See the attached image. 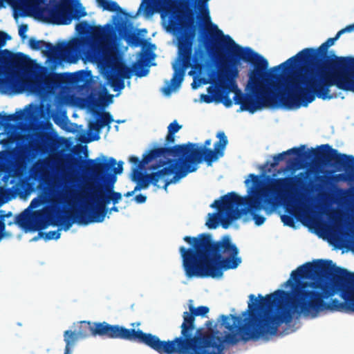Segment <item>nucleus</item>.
Returning a JSON list of instances; mask_svg holds the SVG:
<instances>
[{
  "mask_svg": "<svg viewBox=\"0 0 354 354\" xmlns=\"http://www.w3.org/2000/svg\"><path fill=\"white\" fill-rule=\"evenodd\" d=\"M287 295L286 291L283 290H277L265 297L259 295V300L254 295H250L249 317L245 318V324H241V318L239 316H221L222 325L228 330L223 336L204 333L202 328L195 330V317L205 316L209 309L204 306L197 308L190 306L189 311L183 313L179 337L165 341L156 336L158 353L225 354V343L234 345L241 339L247 342L274 335L282 323L291 322L290 310L281 306Z\"/></svg>",
  "mask_w": 354,
  "mask_h": 354,
  "instance_id": "1",
  "label": "nucleus"
},
{
  "mask_svg": "<svg viewBox=\"0 0 354 354\" xmlns=\"http://www.w3.org/2000/svg\"><path fill=\"white\" fill-rule=\"evenodd\" d=\"M285 285L292 286V293L286 292L281 306L289 310L284 304L288 297L295 312L313 317L324 310L354 313V273L331 260L306 263L291 272Z\"/></svg>",
  "mask_w": 354,
  "mask_h": 354,
  "instance_id": "2",
  "label": "nucleus"
},
{
  "mask_svg": "<svg viewBox=\"0 0 354 354\" xmlns=\"http://www.w3.org/2000/svg\"><path fill=\"white\" fill-rule=\"evenodd\" d=\"M201 46H203L207 51H214L220 55L225 51L230 57L231 68H236L240 61L249 62L254 65L250 72L249 83L252 93L243 94L238 88L234 91V102L240 104V111H247L254 113L257 110L265 107L299 108L304 106L303 100L295 88L288 85L286 80L287 93H276L270 89L264 84L268 79L273 80L270 86L276 88L281 79L283 70H273V67L268 71V62L261 55L255 53L249 47H242L236 44L230 36L225 35L218 26L209 21L206 31H201L198 37Z\"/></svg>",
  "mask_w": 354,
  "mask_h": 354,
  "instance_id": "3",
  "label": "nucleus"
},
{
  "mask_svg": "<svg viewBox=\"0 0 354 354\" xmlns=\"http://www.w3.org/2000/svg\"><path fill=\"white\" fill-rule=\"evenodd\" d=\"M354 30V24L340 30L334 37L328 38L317 48H306L288 59L273 70L289 69L301 65L288 77V85L295 89L303 100L304 106L313 102L315 97L330 100L337 97V93H330L333 86L340 88L353 71L351 65L354 57H338L333 53L328 54V49L334 45L339 37Z\"/></svg>",
  "mask_w": 354,
  "mask_h": 354,
  "instance_id": "4",
  "label": "nucleus"
},
{
  "mask_svg": "<svg viewBox=\"0 0 354 354\" xmlns=\"http://www.w3.org/2000/svg\"><path fill=\"white\" fill-rule=\"evenodd\" d=\"M183 240L191 246L179 248L187 278H219L224 270L235 269L241 263L239 250L229 235L214 241L212 234L202 233L197 236H185Z\"/></svg>",
  "mask_w": 354,
  "mask_h": 354,
  "instance_id": "5",
  "label": "nucleus"
},
{
  "mask_svg": "<svg viewBox=\"0 0 354 354\" xmlns=\"http://www.w3.org/2000/svg\"><path fill=\"white\" fill-rule=\"evenodd\" d=\"M297 177L272 178L266 186H261V181L259 176L250 174L245 180L246 185L252 182V186L248 189V195L241 196L232 192L216 200L211 205L217 209L221 216V225L227 229L230 223L243 215L250 214L254 223L262 225L266 218L256 212L264 209L271 212L274 205V200L286 194L293 187Z\"/></svg>",
  "mask_w": 354,
  "mask_h": 354,
  "instance_id": "6",
  "label": "nucleus"
},
{
  "mask_svg": "<svg viewBox=\"0 0 354 354\" xmlns=\"http://www.w3.org/2000/svg\"><path fill=\"white\" fill-rule=\"evenodd\" d=\"M116 164L117 162L113 158H111L109 162H102L100 158L85 160L84 169L86 172L91 174L97 180L104 181L109 178L110 181L105 186H95L92 183H88L82 192H77L71 187L66 186L59 193L57 201L60 204L71 205L77 202H85L90 205H95L102 201V196L111 195L115 192L113 185L116 177L108 172Z\"/></svg>",
  "mask_w": 354,
  "mask_h": 354,
  "instance_id": "7",
  "label": "nucleus"
},
{
  "mask_svg": "<svg viewBox=\"0 0 354 354\" xmlns=\"http://www.w3.org/2000/svg\"><path fill=\"white\" fill-rule=\"evenodd\" d=\"M305 147V145H301L299 147H293L274 156L270 167H276L280 161L285 159L286 156L295 154L300 160L313 158L316 162L334 168L337 171L344 169L345 173L335 174L330 177L333 183L354 180L353 156L339 153L337 149L332 148L328 144L322 145L316 149L312 148L310 151H304Z\"/></svg>",
  "mask_w": 354,
  "mask_h": 354,
  "instance_id": "8",
  "label": "nucleus"
},
{
  "mask_svg": "<svg viewBox=\"0 0 354 354\" xmlns=\"http://www.w3.org/2000/svg\"><path fill=\"white\" fill-rule=\"evenodd\" d=\"M216 138L218 140L215 142L214 149L198 148V144L192 142L176 145L181 167L175 176L165 181L163 189L167 190L170 184L176 183L188 174L196 171L198 165L203 161H205L208 165H210L220 157L223 156L225 149L228 144L227 138L223 131L218 132Z\"/></svg>",
  "mask_w": 354,
  "mask_h": 354,
  "instance_id": "9",
  "label": "nucleus"
},
{
  "mask_svg": "<svg viewBox=\"0 0 354 354\" xmlns=\"http://www.w3.org/2000/svg\"><path fill=\"white\" fill-rule=\"evenodd\" d=\"M19 15L28 16L37 12L44 21L56 25H68L73 19H80L86 12L78 0H60L53 6H48V0H17Z\"/></svg>",
  "mask_w": 354,
  "mask_h": 354,
  "instance_id": "10",
  "label": "nucleus"
},
{
  "mask_svg": "<svg viewBox=\"0 0 354 354\" xmlns=\"http://www.w3.org/2000/svg\"><path fill=\"white\" fill-rule=\"evenodd\" d=\"M143 11L147 17L155 13H160L162 21L169 32L180 29L189 30L194 34L196 30V21L194 14L186 15L180 10L176 0H142L138 12Z\"/></svg>",
  "mask_w": 354,
  "mask_h": 354,
  "instance_id": "11",
  "label": "nucleus"
},
{
  "mask_svg": "<svg viewBox=\"0 0 354 354\" xmlns=\"http://www.w3.org/2000/svg\"><path fill=\"white\" fill-rule=\"evenodd\" d=\"M10 36L0 31V48L3 47ZM28 57L22 53H12L8 49H0V91L7 93L11 90L21 93L19 83L21 78L18 71L24 70L27 65Z\"/></svg>",
  "mask_w": 354,
  "mask_h": 354,
  "instance_id": "12",
  "label": "nucleus"
},
{
  "mask_svg": "<svg viewBox=\"0 0 354 354\" xmlns=\"http://www.w3.org/2000/svg\"><path fill=\"white\" fill-rule=\"evenodd\" d=\"M93 337L120 339L145 344L158 353L156 335L134 328H127L119 325H111L106 322H94Z\"/></svg>",
  "mask_w": 354,
  "mask_h": 354,
  "instance_id": "13",
  "label": "nucleus"
},
{
  "mask_svg": "<svg viewBox=\"0 0 354 354\" xmlns=\"http://www.w3.org/2000/svg\"><path fill=\"white\" fill-rule=\"evenodd\" d=\"M182 62V66H174V74L170 82H167L166 86L162 88V92L169 95L176 88H178L184 78L185 70L189 67H192L196 71H201L204 68V61L205 57V52L201 49L195 50L194 56H192V48L189 49L179 54Z\"/></svg>",
  "mask_w": 354,
  "mask_h": 354,
  "instance_id": "14",
  "label": "nucleus"
},
{
  "mask_svg": "<svg viewBox=\"0 0 354 354\" xmlns=\"http://www.w3.org/2000/svg\"><path fill=\"white\" fill-rule=\"evenodd\" d=\"M238 75L236 68H232L229 66H225L219 70L217 73V78L220 83L219 87L209 86L207 92L209 95H201V99L206 103H211L213 101L223 103L226 107L232 106V101L229 97V93L232 91L229 83Z\"/></svg>",
  "mask_w": 354,
  "mask_h": 354,
  "instance_id": "15",
  "label": "nucleus"
},
{
  "mask_svg": "<svg viewBox=\"0 0 354 354\" xmlns=\"http://www.w3.org/2000/svg\"><path fill=\"white\" fill-rule=\"evenodd\" d=\"M166 165H167V166L164 167L162 169H159L156 172H152L149 174H144L138 181L136 182L137 183V185L135 187V191L147 188L150 183L156 186L159 180L165 178L166 176L174 174V176H175L181 167L179 158H177L176 159H160L159 160L158 163L153 165L151 168L153 169H156Z\"/></svg>",
  "mask_w": 354,
  "mask_h": 354,
  "instance_id": "16",
  "label": "nucleus"
},
{
  "mask_svg": "<svg viewBox=\"0 0 354 354\" xmlns=\"http://www.w3.org/2000/svg\"><path fill=\"white\" fill-rule=\"evenodd\" d=\"M102 201L95 205L89 204V214L87 215L86 211H81L78 215V222L86 225L91 223H101L104 220L107 214V205L113 202L114 205L117 204L122 199V194L120 192H113L111 195L102 196Z\"/></svg>",
  "mask_w": 354,
  "mask_h": 354,
  "instance_id": "17",
  "label": "nucleus"
},
{
  "mask_svg": "<svg viewBox=\"0 0 354 354\" xmlns=\"http://www.w3.org/2000/svg\"><path fill=\"white\" fill-rule=\"evenodd\" d=\"M110 71L106 75V79L115 91L124 88V80L129 79L133 71L125 65L120 59L115 58L109 64Z\"/></svg>",
  "mask_w": 354,
  "mask_h": 354,
  "instance_id": "18",
  "label": "nucleus"
},
{
  "mask_svg": "<svg viewBox=\"0 0 354 354\" xmlns=\"http://www.w3.org/2000/svg\"><path fill=\"white\" fill-rule=\"evenodd\" d=\"M172 156L178 158L176 145L172 147H158L152 149L142 156V160L134 156L129 158V162L136 165L135 167L142 168L145 165L149 164L153 160L158 158L159 160L170 159L169 157Z\"/></svg>",
  "mask_w": 354,
  "mask_h": 354,
  "instance_id": "19",
  "label": "nucleus"
},
{
  "mask_svg": "<svg viewBox=\"0 0 354 354\" xmlns=\"http://www.w3.org/2000/svg\"><path fill=\"white\" fill-rule=\"evenodd\" d=\"M85 203V207L80 210H77L75 212L73 211L70 213H68L66 215H62L59 212L57 214L49 212L47 215V218L50 224H52L53 225H63V229L65 231H67L71 227V226L75 222L77 223L78 224H80L77 221V215L81 211L85 210L86 211L87 215L89 214V204L86 203ZM82 224L84 225L83 223Z\"/></svg>",
  "mask_w": 354,
  "mask_h": 354,
  "instance_id": "20",
  "label": "nucleus"
},
{
  "mask_svg": "<svg viewBox=\"0 0 354 354\" xmlns=\"http://www.w3.org/2000/svg\"><path fill=\"white\" fill-rule=\"evenodd\" d=\"M64 82V74L56 73H47L40 75L37 80L30 83V88L33 91H39L42 86L48 88L58 86Z\"/></svg>",
  "mask_w": 354,
  "mask_h": 354,
  "instance_id": "21",
  "label": "nucleus"
},
{
  "mask_svg": "<svg viewBox=\"0 0 354 354\" xmlns=\"http://www.w3.org/2000/svg\"><path fill=\"white\" fill-rule=\"evenodd\" d=\"M100 118L96 121L90 122L88 124V131L90 133L95 132V134L92 136L90 134V140H98L100 139V132L101 129L105 126H109L113 122V118L109 112H102L100 113Z\"/></svg>",
  "mask_w": 354,
  "mask_h": 354,
  "instance_id": "22",
  "label": "nucleus"
},
{
  "mask_svg": "<svg viewBox=\"0 0 354 354\" xmlns=\"http://www.w3.org/2000/svg\"><path fill=\"white\" fill-rule=\"evenodd\" d=\"M113 30V28L109 24H107L104 27L93 26L88 37L93 44H102L106 40L108 35L112 32Z\"/></svg>",
  "mask_w": 354,
  "mask_h": 354,
  "instance_id": "23",
  "label": "nucleus"
},
{
  "mask_svg": "<svg viewBox=\"0 0 354 354\" xmlns=\"http://www.w3.org/2000/svg\"><path fill=\"white\" fill-rule=\"evenodd\" d=\"M120 35L131 46H145L147 41L140 38L138 34L132 32L131 28H128L123 23L118 26Z\"/></svg>",
  "mask_w": 354,
  "mask_h": 354,
  "instance_id": "24",
  "label": "nucleus"
},
{
  "mask_svg": "<svg viewBox=\"0 0 354 354\" xmlns=\"http://www.w3.org/2000/svg\"><path fill=\"white\" fill-rule=\"evenodd\" d=\"M84 45V39L78 37L73 38L66 44L63 43L62 48L64 58H66L68 60L74 58Z\"/></svg>",
  "mask_w": 354,
  "mask_h": 354,
  "instance_id": "25",
  "label": "nucleus"
},
{
  "mask_svg": "<svg viewBox=\"0 0 354 354\" xmlns=\"http://www.w3.org/2000/svg\"><path fill=\"white\" fill-rule=\"evenodd\" d=\"M64 342L66 343L64 354H71L72 348L74 346L76 342L80 339V337L77 332L72 331L71 330L64 331Z\"/></svg>",
  "mask_w": 354,
  "mask_h": 354,
  "instance_id": "26",
  "label": "nucleus"
},
{
  "mask_svg": "<svg viewBox=\"0 0 354 354\" xmlns=\"http://www.w3.org/2000/svg\"><path fill=\"white\" fill-rule=\"evenodd\" d=\"M94 322L88 321H82L79 322V326L77 333L80 339H84L90 336H93Z\"/></svg>",
  "mask_w": 354,
  "mask_h": 354,
  "instance_id": "27",
  "label": "nucleus"
},
{
  "mask_svg": "<svg viewBox=\"0 0 354 354\" xmlns=\"http://www.w3.org/2000/svg\"><path fill=\"white\" fill-rule=\"evenodd\" d=\"M42 53L49 59L56 58L59 55L64 58L62 44L53 46L51 43L46 42Z\"/></svg>",
  "mask_w": 354,
  "mask_h": 354,
  "instance_id": "28",
  "label": "nucleus"
},
{
  "mask_svg": "<svg viewBox=\"0 0 354 354\" xmlns=\"http://www.w3.org/2000/svg\"><path fill=\"white\" fill-rule=\"evenodd\" d=\"M24 112L22 111H17L15 113L9 115H1L0 113V127L5 128L9 126L8 122L10 121L17 122L22 119Z\"/></svg>",
  "mask_w": 354,
  "mask_h": 354,
  "instance_id": "29",
  "label": "nucleus"
},
{
  "mask_svg": "<svg viewBox=\"0 0 354 354\" xmlns=\"http://www.w3.org/2000/svg\"><path fill=\"white\" fill-rule=\"evenodd\" d=\"M98 6L104 10L110 12H118L125 14L118 4L111 0H96Z\"/></svg>",
  "mask_w": 354,
  "mask_h": 354,
  "instance_id": "30",
  "label": "nucleus"
},
{
  "mask_svg": "<svg viewBox=\"0 0 354 354\" xmlns=\"http://www.w3.org/2000/svg\"><path fill=\"white\" fill-rule=\"evenodd\" d=\"M10 167L6 162V156L3 151L0 152V172H4L2 181L7 185L10 178Z\"/></svg>",
  "mask_w": 354,
  "mask_h": 354,
  "instance_id": "31",
  "label": "nucleus"
},
{
  "mask_svg": "<svg viewBox=\"0 0 354 354\" xmlns=\"http://www.w3.org/2000/svg\"><path fill=\"white\" fill-rule=\"evenodd\" d=\"M353 70L344 83L340 84L341 89L344 91H351L354 93V63L351 65Z\"/></svg>",
  "mask_w": 354,
  "mask_h": 354,
  "instance_id": "32",
  "label": "nucleus"
},
{
  "mask_svg": "<svg viewBox=\"0 0 354 354\" xmlns=\"http://www.w3.org/2000/svg\"><path fill=\"white\" fill-rule=\"evenodd\" d=\"M92 26L87 21H83L76 25L75 29L80 35L88 37Z\"/></svg>",
  "mask_w": 354,
  "mask_h": 354,
  "instance_id": "33",
  "label": "nucleus"
},
{
  "mask_svg": "<svg viewBox=\"0 0 354 354\" xmlns=\"http://www.w3.org/2000/svg\"><path fill=\"white\" fill-rule=\"evenodd\" d=\"M218 214H209L208 219L206 222V225L209 229H215L218 227L219 222L221 223V216L220 212L218 210Z\"/></svg>",
  "mask_w": 354,
  "mask_h": 354,
  "instance_id": "34",
  "label": "nucleus"
},
{
  "mask_svg": "<svg viewBox=\"0 0 354 354\" xmlns=\"http://www.w3.org/2000/svg\"><path fill=\"white\" fill-rule=\"evenodd\" d=\"M113 102V95L106 92L99 95L98 100L95 103L97 106H104Z\"/></svg>",
  "mask_w": 354,
  "mask_h": 354,
  "instance_id": "35",
  "label": "nucleus"
},
{
  "mask_svg": "<svg viewBox=\"0 0 354 354\" xmlns=\"http://www.w3.org/2000/svg\"><path fill=\"white\" fill-rule=\"evenodd\" d=\"M46 41L44 40H37L35 38H30L29 39V46L30 47L35 50H44L45 48Z\"/></svg>",
  "mask_w": 354,
  "mask_h": 354,
  "instance_id": "36",
  "label": "nucleus"
},
{
  "mask_svg": "<svg viewBox=\"0 0 354 354\" xmlns=\"http://www.w3.org/2000/svg\"><path fill=\"white\" fill-rule=\"evenodd\" d=\"M135 75L138 77H144L147 75L149 70L146 68L142 64H135L133 65Z\"/></svg>",
  "mask_w": 354,
  "mask_h": 354,
  "instance_id": "37",
  "label": "nucleus"
},
{
  "mask_svg": "<svg viewBox=\"0 0 354 354\" xmlns=\"http://www.w3.org/2000/svg\"><path fill=\"white\" fill-rule=\"evenodd\" d=\"M39 234L41 236H43L44 235L45 236L44 239L46 240L58 239H59L60 235H61V234L59 232V230L50 231V232H46V233H44V232H40L39 233Z\"/></svg>",
  "mask_w": 354,
  "mask_h": 354,
  "instance_id": "38",
  "label": "nucleus"
},
{
  "mask_svg": "<svg viewBox=\"0 0 354 354\" xmlns=\"http://www.w3.org/2000/svg\"><path fill=\"white\" fill-rule=\"evenodd\" d=\"M192 48V42L188 39H185L179 42L178 53L179 54Z\"/></svg>",
  "mask_w": 354,
  "mask_h": 354,
  "instance_id": "39",
  "label": "nucleus"
},
{
  "mask_svg": "<svg viewBox=\"0 0 354 354\" xmlns=\"http://www.w3.org/2000/svg\"><path fill=\"white\" fill-rule=\"evenodd\" d=\"M281 219L285 225L290 227L295 226V218L292 216L283 214L281 216Z\"/></svg>",
  "mask_w": 354,
  "mask_h": 354,
  "instance_id": "40",
  "label": "nucleus"
},
{
  "mask_svg": "<svg viewBox=\"0 0 354 354\" xmlns=\"http://www.w3.org/2000/svg\"><path fill=\"white\" fill-rule=\"evenodd\" d=\"M142 168L133 167L131 173V180L133 182L138 181L144 174L140 171Z\"/></svg>",
  "mask_w": 354,
  "mask_h": 354,
  "instance_id": "41",
  "label": "nucleus"
},
{
  "mask_svg": "<svg viewBox=\"0 0 354 354\" xmlns=\"http://www.w3.org/2000/svg\"><path fill=\"white\" fill-rule=\"evenodd\" d=\"M182 128V125L179 124L176 120L173 121L167 127L168 131L172 133H177Z\"/></svg>",
  "mask_w": 354,
  "mask_h": 354,
  "instance_id": "42",
  "label": "nucleus"
},
{
  "mask_svg": "<svg viewBox=\"0 0 354 354\" xmlns=\"http://www.w3.org/2000/svg\"><path fill=\"white\" fill-rule=\"evenodd\" d=\"M187 5L194 6L195 7L201 6H207V2L209 0H184Z\"/></svg>",
  "mask_w": 354,
  "mask_h": 354,
  "instance_id": "43",
  "label": "nucleus"
},
{
  "mask_svg": "<svg viewBox=\"0 0 354 354\" xmlns=\"http://www.w3.org/2000/svg\"><path fill=\"white\" fill-rule=\"evenodd\" d=\"M27 222V217L25 214H21L16 216L15 223L20 227H24Z\"/></svg>",
  "mask_w": 354,
  "mask_h": 354,
  "instance_id": "44",
  "label": "nucleus"
},
{
  "mask_svg": "<svg viewBox=\"0 0 354 354\" xmlns=\"http://www.w3.org/2000/svg\"><path fill=\"white\" fill-rule=\"evenodd\" d=\"M175 142V133H172L171 132L167 131V135L166 136L165 140V147H168V145H170L171 144H174Z\"/></svg>",
  "mask_w": 354,
  "mask_h": 354,
  "instance_id": "45",
  "label": "nucleus"
},
{
  "mask_svg": "<svg viewBox=\"0 0 354 354\" xmlns=\"http://www.w3.org/2000/svg\"><path fill=\"white\" fill-rule=\"evenodd\" d=\"M28 26L27 24H21L19 27V35L21 39H25L26 37V32L28 31Z\"/></svg>",
  "mask_w": 354,
  "mask_h": 354,
  "instance_id": "46",
  "label": "nucleus"
},
{
  "mask_svg": "<svg viewBox=\"0 0 354 354\" xmlns=\"http://www.w3.org/2000/svg\"><path fill=\"white\" fill-rule=\"evenodd\" d=\"M6 224L3 221V216L0 218V241L5 236Z\"/></svg>",
  "mask_w": 354,
  "mask_h": 354,
  "instance_id": "47",
  "label": "nucleus"
},
{
  "mask_svg": "<svg viewBox=\"0 0 354 354\" xmlns=\"http://www.w3.org/2000/svg\"><path fill=\"white\" fill-rule=\"evenodd\" d=\"M134 199L137 203L141 204L146 202L147 196L142 194H138L136 196Z\"/></svg>",
  "mask_w": 354,
  "mask_h": 354,
  "instance_id": "48",
  "label": "nucleus"
},
{
  "mask_svg": "<svg viewBox=\"0 0 354 354\" xmlns=\"http://www.w3.org/2000/svg\"><path fill=\"white\" fill-rule=\"evenodd\" d=\"M122 165H123V162L122 161H120L118 163V167H115V166L113 167V172L115 174H120L122 171H123V167H122Z\"/></svg>",
  "mask_w": 354,
  "mask_h": 354,
  "instance_id": "49",
  "label": "nucleus"
},
{
  "mask_svg": "<svg viewBox=\"0 0 354 354\" xmlns=\"http://www.w3.org/2000/svg\"><path fill=\"white\" fill-rule=\"evenodd\" d=\"M205 326L209 330H211V333H208V334H214V335L217 336L216 334V333H218V332H216L214 333L213 330H212V326H213V322L212 321H207L205 324ZM207 333V332H206Z\"/></svg>",
  "mask_w": 354,
  "mask_h": 354,
  "instance_id": "50",
  "label": "nucleus"
},
{
  "mask_svg": "<svg viewBox=\"0 0 354 354\" xmlns=\"http://www.w3.org/2000/svg\"><path fill=\"white\" fill-rule=\"evenodd\" d=\"M48 225H49V223L48 222H46V221H39L37 224V229L38 230L46 229L48 227Z\"/></svg>",
  "mask_w": 354,
  "mask_h": 354,
  "instance_id": "51",
  "label": "nucleus"
},
{
  "mask_svg": "<svg viewBox=\"0 0 354 354\" xmlns=\"http://www.w3.org/2000/svg\"><path fill=\"white\" fill-rule=\"evenodd\" d=\"M212 140L210 139H207L205 141L203 146H198V148H205L209 149L208 147L211 145Z\"/></svg>",
  "mask_w": 354,
  "mask_h": 354,
  "instance_id": "52",
  "label": "nucleus"
},
{
  "mask_svg": "<svg viewBox=\"0 0 354 354\" xmlns=\"http://www.w3.org/2000/svg\"><path fill=\"white\" fill-rule=\"evenodd\" d=\"M78 160L76 158L73 159L69 162V164L73 166H76L77 165Z\"/></svg>",
  "mask_w": 354,
  "mask_h": 354,
  "instance_id": "53",
  "label": "nucleus"
},
{
  "mask_svg": "<svg viewBox=\"0 0 354 354\" xmlns=\"http://www.w3.org/2000/svg\"><path fill=\"white\" fill-rule=\"evenodd\" d=\"M136 191H135V189L133 191L128 192L126 194H124V196L126 197H130Z\"/></svg>",
  "mask_w": 354,
  "mask_h": 354,
  "instance_id": "54",
  "label": "nucleus"
},
{
  "mask_svg": "<svg viewBox=\"0 0 354 354\" xmlns=\"http://www.w3.org/2000/svg\"><path fill=\"white\" fill-rule=\"evenodd\" d=\"M203 13L207 15V18L208 21H209V10L207 7L203 10Z\"/></svg>",
  "mask_w": 354,
  "mask_h": 354,
  "instance_id": "55",
  "label": "nucleus"
},
{
  "mask_svg": "<svg viewBox=\"0 0 354 354\" xmlns=\"http://www.w3.org/2000/svg\"><path fill=\"white\" fill-rule=\"evenodd\" d=\"M119 211V209L118 207L116 206H113L111 209H110V212H118Z\"/></svg>",
  "mask_w": 354,
  "mask_h": 354,
  "instance_id": "56",
  "label": "nucleus"
},
{
  "mask_svg": "<svg viewBox=\"0 0 354 354\" xmlns=\"http://www.w3.org/2000/svg\"><path fill=\"white\" fill-rule=\"evenodd\" d=\"M6 192L8 194H10V189H6Z\"/></svg>",
  "mask_w": 354,
  "mask_h": 354,
  "instance_id": "57",
  "label": "nucleus"
},
{
  "mask_svg": "<svg viewBox=\"0 0 354 354\" xmlns=\"http://www.w3.org/2000/svg\"><path fill=\"white\" fill-rule=\"evenodd\" d=\"M139 31L140 32H147V30L146 29H142V30H140Z\"/></svg>",
  "mask_w": 354,
  "mask_h": 354,
  "instance_id": "58",
  "label": "nucleus"
},
{
  "mask_svg": "<svg viewBox=\"0 0 354 354\" xmlns=\"http://www.w3.org/2000/svg\"><path fill=\"white\" fill-rule=\"evenodd\" d=\"M192 87H193L194 88H196V86H195V82H193V83H192Z\"/></svg>",
  "mask_w": 354,
  "mask_h": 354,
  "instance_id": "59",
  "label": "nucleus"
},
{
  "mask_svg": "<svg viewBox=\"0 0 354 354\" xmlns=\"http://www.w3.org/2000/svg\"><path fill=\"white\" fill-rule=\"evenodd\" d=\"M63 162L64 161L63 160H60V165L62 166L63 165Z\"/></svg>",
  "mask_w": 354,
  "mask_h": 354,
  "instance_id": "60",
  "label": "nucleus"
},
{
  "mask_svg": "<svg viewBox=\"0 0 354 354\" xmlns=\"http://www.w3.org/2000/svg\"><path fill=\"white\" fill-rule=\"evenodd\" d=\"M64 181H65L66 183L69 182L68 180H66V178L65 177H64Z\"/></svg>",
  "mask_w": 354,
  "mask_h": 354,
  "instance_id": "61",
  "label": "nucleus"
},
{
  "mask_svg": "<svg viewBox=\"0 0 354 354\" xmlns=\"http://www.w3.org/2000/svg\"><path fill=\"white\" fill-rule=\"evenodd\" d=\"M216 75V72H213V75L215 76Z\"/></svg>",
  "mask_w": 354,
  "mask_h": 354,
  "instance_id": "62",
  "label": "nucleus"
},
{
  "mask_svg": "<svg viewBox=\"0 0 354 354\" xmlns=\"http://www.w3.org/2000/svg\"><path fill=\"white\" fill-rule=\"evenodd\" d=\"M233 86H234V88H236V85L235 84H233Z\"/></svg>",
  "mask_w": 354,
  "mask_h": 354,
  "instance_id": "63",
  "label": "nucleus"
},
{
  "mask_svg": "<svg viewBox=\"0 0 354 354\" xmlns=\"http://www.w3.org/2000/svg\"><path fill=\"white\" fill-rule=\"evenodd\" d=\"M113 19H117V17H116V16H114V17H113Z\"/></svg>",
  "mask_w": 354,
  "mask_h": 354,
  "instance_id": "64",
  "label": "nucleus"
}]
</instances>
